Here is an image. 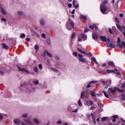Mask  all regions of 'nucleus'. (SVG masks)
Returning <instances> with one entry per match:
<instances>
[{"label": "nucleus", "mask_w": 125, "mask_h": 125, "mask_svg": "<svg viewBox=\"0 0 125 125\" xmlns=\"http://www.w3.org/2000/svg\"><path fill=\"white\" fill-rule=\"evenodd\" d=\"M108 1L105 0L104 1L100 6V9L102 12L104 14L107 10L106 5Z\"/></svg>", "instance_id": "f257e3e1"}, {"label": "nucleus", "mask_w": 125, "mask_h": 125, "mask_svg": "<svg viewBox=\"0 0 125 125\" xmlns=\"http://www.w3.org/2000/svg\"><path fill=\"white\" fill-rule=\"evenodd\" d=\"M66 27L68 30H70L71 28V27L72 28L74 27L73 22L72 21H71L70 19H69V21L66 23Z\"/></svg>", "instance_id": "f03ea898"}, {"label": "nucleus", "mask_w": 125, "mask_h": 125, "mask_svg": "<svg viewBox=\"0 0 125 125\" xmlns=\"http://www.w3.org/2000/svg\"><path fill=\"white\" fill-rule=\"evenodd\" d=\"M79 60L81 62L83 63H85L86 62L85 59L83 57V56L81 54H78Z\"/></svg>", "instance_id": "7ed1b4c3"}, {"label": "nucleus", "mask_w": 125, "mask_h": 125, "mask_svg": "<svg viewBox=\"0 0 125 125\" xmlns=\"http://www.w3.org/2000/svg\"><path fill=\"white\" fill-rule=\"evenodd\" d=\"M100 37L101 40L104 42H106L107 41L109 42L110 41V39L106 38L105 36H100Z\"/></svg>", "instance_id": "20e7f679"}, {"label": "nucleus", "mask_w": 125, "mask_h": 125, "mask_svg": "<svg viewBox=\"0 0 125 125\" xmlns=\"http://www.w3.org/2000/svg\"><path fill=\"white\" fill-rule=\"evenodd\" d=\"M115 91V88H110L109 89V90L107 91L108 94L110 95V94L113 92Z\"/></svg>", "instance_id": "39448f33"}, {"label": "nucleus", "mask_w": 125, "mask_h": 125, "mask_svg": "<svg viewBox=\"0 0 125 125\" xmlns=\"http://www.w3.org/2000/svg\"><path fill=\"white\" fill-rule=\"evenodd\" d=\"M18 69L20 71L22 72H26L28 74H29L30 73L29 71L25 68H21L20 67H19Z\"/></svg>", "instance_id": "423d86ee"}, {"label": "nucleus", "mask_w": 125, "mask_h": 125, "mask_svg": "<svg viewBox=\"0 0 125 125\" xmlns=\"http://www.w3.org/2000/svg\"><path fill=\"white\" fill-rule=\"evenodd\" d=\"M89 118H92L93 119L92 122L95 124H96L95 119L94 118V116L91 113L90 115L88 116Z\"/></svg>", "instance_id": "0eeeda50"}, {"label": "nucleus", "mask_w": 125, "mask_h": 125, "mask_svg": "<svg viewBox=\"0 0 125 125\" xmlns=\"http://www.w3.org/2000/svg\"><path fill=\"white\" fill-rule=\"evenodd\" d=\"M121 44H118L117 45L118 46L121 48H125V42H121Z\"/></svg>", "instance_id": "6e6552de"}, {"label": "nucleus", "mask_w": 125, "mask_h": 125, "mask_svg": "<svg viewBox=\"0 0 125 125\" xmlns=\"http://www.w3.org/2000/svg\"><path fill=\"white\" fill-rule=\"evenodd\" d=\"M14 123L16 124L20 125L21 123L20 120L18 118L15 119L14 121Z\"/></svg>", "instance_id": "1a4fd4ad"}, {"label": "nucleus", "mask_w": 125, "mask_h": 125, "mask_svg": "<svg viewBox=\"0 0 125 125\" xmlns=\"http://www.w3.org/2000/svg\"><path fill=\"white\" fill-rule=\"evenodd\" d=\"M106 45L108 47H111L113 48H115V46L112 43L110 42H107L106 43Z\"/></svg>", "instance_id": "9d476101"}, {"label": "nucleus", "mask_w": 125, "mask_h": 125, "mask_svg": "<svg viewBox=\"0 0 125 125\" xmlns=\"http://www.w3.org/2000/svg\"><path fill=\"white\" fill-rule=\"evenodd\" d=\"M44 53L45 55H47L50 57H52V55L49 53L47 51H45L44 52Z\"/></svg>", "instance_id": "9b49d317"}, {"label": "nucleus", "mask_w": 125, "mask_h": 125, "mask_svg": "<svg viewBox=\"0 0 125 125\" xmlns=\"http://www.w3.org/2000/svg\"><path fill=\"white\" fill-rule=\"evenodd\" d=\"M116 24V26H117V27L118 29L119 30H120L122 32L123 31H122V27L119 24Z\"/></svg>", "instance_id": "f8f14e48"}, {"label": "nucleus", "mask_w": 125, "mask_h": 125, "mask_svg": "<svg viewBox=\"0 0 125 125\" xmlns=\"http://www.w3.org/2000/svg\"><path fill=\"white\" fill-rule=\"evenodd\" d=\"M94 103L92 101H87L86 102V105L88 106H90L93 104Z\"/></svg>", "instance_id": "ddd939ff"}, {"label": "nucleus", "mask_w": 125, "mask_h": 125, "mask_svg": "<svg viewBox=\"0 0 125 125\" xmlns=\"http://www.w3.org/2000/svg\"><path fill=\"white\" fill-rule=\"evenodd\" d=\"M76 1L75 0H73V5L75 8H78L79 6V4L78 3H76L75 4Z\"/></svg>", "instance_id": "4468645a"}, {"label": "nucleus", "mask_w": 125, "mask_h": 125, "mask_svg": "<svg viewBox=\"0 0 125 125\" xmlns=\"http://www.w3.org/2000/svg\"><path fill=\"white\" fill-rule=\"evenodd\" d=\"M33 121L34 123L37 125H38L39 123V120L36 118L33 119Z\"/></svg>", "instance_id": "2eb2a0df"}, {"label": "nucleus", "mask_w": 125, "mask_h": 125, "mask_svg": "<svg viewBox=\"0 0 125 125\" xmlns=\"http://www.w3.org/2000/svg\"><path fill=\"white\" fill-rule=\"evenodd\" d=\"M80 18L81 19H82L85 21L87 20L86 17L85 16L82 15H81L80 16Z\"/></svg>", "instance_id": "dca6fc26"}, {"label": "nucleus", "mask_w": 125, "mask_h": 125, "mask_svg": "<svg viewBox=\"0 0 125 125\" xmlns=\"http://www.w3.org/2000/svg\"><path fill=\"white\" fill-rule=\"evenodd\" d=\"M82 38L83 41L87 39V35L86 34H82Z\"/></svg>", "instance_id": "f3484780"}, {"label": "nucleus", "mask_w": 125, "mask_h": 125, "mask_svg": "<svg viewBox=\"0 0 125 125\" xmlns=\"http://www.w3.org/2000/svg\"><path fill=\"white\" fill-rule=\"evenodd\" d=\"M92 37L94 39L97 40L98 38V35L96 34H92Z\"/></svg>", "instance_id": "a211bd4d"}, {"label": "nucleus", "mask_w": 125, "mask_h": 125, "mask_svg": "<svg viewBox=\"0 0 125 125\" xmlns=\"http://www.w3.org/2000/svg\"><path fill=\"white\" fill-rule=\"evenodd\" d=\"M1 13L4 15H6V12L3 8H2L0 10Z\"/></svg>", "instance_id": "6ab92c4d"}, {"label": "nucleus", "mask_w": 125, "mask_h": 125, "mask_svg": "<svg viewBox=\"0 0 125 125\" xmlns=\"http://www.w3.org/2000/svg\"><path fill=\"white\" fill-rule=\"evenodd\" d=\"M96 83V81H92L90 82L88 84V85L86 87L87 88H89L91 87V84L93 83Z\"/></svg>", "instance_id": "aec40b11"}, {"label": "nucleus", "mask_w": 125, "mask_h": 125, "mask_svg": "<svg viewBox=\"0 0 125 125\" xmlns=\"http://www.w3.org/2000/svg\"><path fill=\"white\" fill-rule=\"evenodd\" d=\"M113 118H114V119H113L112 120V121L113 122H115L116 121V119H115V118H118V116H117V115H114L113 116Z\"/></svg>", "instance_id": "412c9836"}, {"label": "nucleus", "mask_w": 125, "mask_h": 125, "mask_svg": "<svg viewBox=\"0 0 125 125\" xmlns=\"http://www.w3.org/2000/svg\"><path fill=\"white\" fill-rule=\"evenodd\" d=\"M90 94L93 97H95L96 96V94L95 93L94 91H91Z\"/></svg>", "instance_id": "4be33fe9"}, {"label": "nucleus", "mask_w": 125, "mask_h": 125, "mask_svg": "<svg viewBox=\"0 0 125 125\" xmlns=\"http://www.w3.org/2000/svg\"><path fill=\"white\" fill-rule=\"evenodd\" d=\"M106 71L108 73H115V71L113 70L107 69Z\"/></svg>", "instance_id": "5701e85b"}, {"label": "nucleus", "mask_w": 125, "mask_h": 125, "mask_svg": "<svg viewBox=\"0 0 125 125\" xmlns=\"http://www.w3.org/2000/svg\"><path fill=\"white\" fill-rule=\"evenodd\" d=\"M108 119V118L107 117H103L101 119V120L104 122L106 120Z\"/></svg>", "instance_id": "b1692460"}, {"label": "nucleus", "mask_w": 125, "mask_h": 125, "mask_svg": "<svg viewBox=\"0 0 125 125\" xmlns=\"http://www.w3.org/2000/svg\"><path fill=\"white\" fill-rule=\"evenodd\" d=\"M108 65L109 66H113L114 65V63L112 62H110L108 63Z\"/></svg>", "instance_id": "393cba45"}, {"label": "nucleus", "mask_w": 125, "mask_h": 125, "mask_svg": "<svg viewBox=\"0 0 125 125\" xmlns=\"http://www.w3.org/2000/svg\"><path fill=\"white\" fill-rule=\"evenodd\" d=\"M28 116V114L27 113H25L23 114L22 115V116L23 117L26 118Z\"/></svg>", "instance_id": "a878e982"}, {"label": "nucleus", "mask_w": 125, "mask_h": 125, "mask_svg": "<svg viewBox=\"0 0 125 125\" xmlns=\"http://www.w3.org/2000/svg\"><path fill=\"white\" fill-rule=\"evenodd\" d=\"M2 46L3 48L5 49H8V47L5 43L2 44Z\"/></svg>", "instance_id": "bb28decb"}, {"label": "nucleus", "mask_w": 125, "mask_h": 125, "mask_svg": "<svg viewBox=\"0 0 125 125\" xmlns=\"http://www.w3.org/2000/svg\"><path fill=\"white\" fill-rule=\"evenodd\" d=\"M33 69L34 71L35 72L37 73H38V68L37 67H34L33 68Z\"/></svg>", "instance_id": "cd10ccee"}, {"label": "nucleus", "mask_w": 125, "mask_h": 125, "mask_svg": "<svg viewBox=\"0 0 125 125\" xmlns=\"http://www.w3.org/2000/svg\"><path fill=\"white\" fill-rule=\"evenodd\" d=\"M33 82L34 84H36V85L38 84L39 83L38 80H34L33 81Z\"/></svg>", "instance_id": "c85d7f7f"}, {"label": "nucleus", "mask_w": 125, "mask_h": 125, "mask_svg": "<svg viewBox=\"0 0 125 125\" xmlns=\"http://www.w3.org/2000/svg\"><path fill=\"white\" fill-rule=\"evenodd\" d=\"M40 24L42 25H44V20L42 19H41L40 21Z\"/></svg>", "instance_id": "c756f323"}, {"label": "nucleus", "mask_w": 125, "mask_h": 125, "mask_svg": "<svg viewBox=\"0 0 125 125\" xmlns=\"http://www.w3.org/2000/svg\"><path fill=\"white\" fill-rule=\"evenodd\" d=\"M92 60L94 61L96 64H98V63L97 62L96 59L95 58H92L91 59Z\"/></svg>", "instance_id": "7c9ffc66"}, {"label": "nucleus", "mask_w": 125, "mask_h": 125, "mask_svg": "<svg viewBox=\"0 0 125 125\" xmlns=\"http://www.w3.org/2000/svg\"><path fill=\"white\" fill-rule=\"evenodd\" d=\"M103 93L104 94L105 96L107 98H108L109 97V96L107 94V93L105 91H103Z\"/></svg>", "instance_id": "2f4dec72"}, {"label": "nucleus", "mask_w": 125, "mask_h": 125, "mask_svg": "<svg viewBox=\"0 0 125 125\" xmlns=\"http://www.w3.org/2000/svg\"><path fill=\"white\" fill-rule=\"evenodd\" d=\"M78 105L80 106H82V104L81 103V100L80 99L79 100L78 102Z\"/></svg>", "instance_id": "473e14b6"}, {"label": "nucleus", "mask_w": 125, "mask_h": 125, "mask_svg": "<svg viewBox=\"0 0 125 125\" xmlns=\"http://www.w3.org/2000/svg\"><path fill=\"white\" fill-rule=\"evenodd\" d=\"M3 119V114L0 113V121L2 120Z\"/></svg>", "instance_id": "72a5a7b5"}, {"label": "nucleus", "mask_w": 125, "mask_h": 125, "mask_svg": "<svg viewBox=\"0 0 125 125\" xmlns=\"http://www.w3.org/2000/svg\"><path fill=\"white\" fill-rule=\"evenodd\" d=\"M34 48L36 50V52H37L39 48V46L38 45H36L35 46Z\"/></svg>", "instance_id": "f704fd0d"}, {"label": "nucleus", "mask_w": 125, "mask_h": 125, "mask_svg": "<svg viewBox=\"0 0 125 125\" xmlns=\"http://www.w3.org/2000/svg\"><path fill=\"white\" fill-rule=\"evenodd\" d=\"M84 94L83 92H82L81 94V98H83L84 97Z\"/></svg>", "instance_id": "c9c22d12"}, {"label": "nucleus", "mask_w": 125, "mask_h": 125, "mask_svg": "<svg viewBox=\"0 0 125 125\" xmlns=\"http://www.w3.org/2000/svg\"><path fill=\"white\" fill-rule=\"evenodd\" d=\"M122 28L125 31V32H123V33L124 35L125 36V26L124 25H123L122 26Z\"/></svg>", "instance_id": "e433bc0d"}, {"label": "nucleus", "mask_w": 125, "mask_h": 125, "mask_svg": "<svg viewBox=\"0 0 125 125\" xmlns=\"http://www.w3.org/2000/svg\"><path fill=\"white\" fill-rule=\"evenodd\" d=\"M18 14L20 16H21L23 14V13L22 11H19L18 12Z\"/></svg>", "instance_id": "4c0bfd02"}, {"label": "nucleus", "mask_w": 125, "mask_h": 125, "mask_svg": "<svg viewBox=\"0 0 125 125\" xmlns=\"http://www.w3.org/2000/svg\"><path fill=\"white\" fill-rule=\"evenodd\" d=\"M93 25L94 26V27L95 28L96 30H97L98 29V27L96 26V25L95 24H94Z\"/></svg>", "instance_id": "58836bf2"}, {"label": "nucleus", "mask_w": 125, "mask_h": 125, "mask_svg": "<svg viewBox=\"0 0 125 125\" xmlns=\"http://www.w3.org/2000/svg\"><path fill=\"white\" fill-rule=\"evenodd\" d=\"M26 36V35L24 33H22L21 34V38H25Z\"/></svg>", "instance_id": "ea45409f"}, {"label": "nucleus", "mask_w": 125, "mask_h": 125, "mask_svg": "<svg viewBox=\"0 0 125 125\" xmlns=\"http://www.w3.org/2000/svg\"><path fill=\"white\" fill-rule=\"evenodd\" d=\"M122 99L123 100H125V94H123L122 96Z\"/></svg>", "instance_id": "a19ab883"}, {"label": "nucleus", "mask_w": 125, "mask_h": 125, "mask_svg": "<svg viewBox=\"0 0 125 125\" xmlns=\"http://www.w3.org/2000/svg\"><path fill=\"white\" fill-rule=\"evenodd\" d=\"M75 33H73L71 37L72 38V39L74 38L75 37Z\"/></svg>", "instance_id": "79ce46f5"}, {"label": "nucleus", "mask_w": 125, "mask_h": 125, "mask_svg": "<svg viewBox=\"0 0 125 125\" xmlns=\"http://www.w3.org/2000/svg\"><path fill=\"white\" fill-rule=\"evenodd\" d=\"M56 123L58 124H60L62 123V122L61 120H59L57 121Z\"/></svg>", "instance_id": "37998d69"}, {"label": "nucleus", "mask_w": 125, "mask_h": 125, "mask_svg": "<svg viewBox=\"0 0 125 125\" xmlns=\"http://www.w3.org/2000/svg\"><path fill=\"white\" fill-rule=\"evenodd\" d=\"M31 32L35 35V34L36 33L35 31H34L32 29L31 30Z\"/></svg>", "instance_id": "c03bdc74"}, {"label": "nucleus", "mask_w": 125, "mask_h": 125, "mask_svg": "<svg viewBox=\"0 0 125 125\" xmlns=\"http://www.w3.org/2000/svg\"><path fill=\"white\" fill-rule=\"evenodd\" d=\"M31 32L35 35V34L36 33L35 31H34L32 29L31 30Z\"/></svg>", "instance_id": "a18cd8bd"}, {"label": "nucleus", "mask_w": 125, "mask_h": 125, "mask_svg": "<svg viewBox=\"0 0 125 125\" xmlns=\"http://www.w3.org/2000/svg\"><path fill=\"white\" fill-rule=\"evenodd\" d=\"M73 54L74 56H77L78 54L77 52H73Z\"/></svg>", "instance_id": "49530a36"}, {"label": "nucleus", "mask_w": 125, "mask_h": 125, "mask_svg": "<svg viewBox=\"0 0 125 125\" xmlns=\"http://www.w3.org/2000/svg\"><path fill=\"white\" fill-rule=\"evenodd\" d=\"M42 36L44 38H45L46 36L45 34L44 33H42Z\"/></svg>", "instance_id": "de8ad7c7"}, {"label": "nucleus", "mask_w": 125, "mask_h": 125, "mask_svg": "<svg viewBox=\"0 0 125 125\" xmlns=\"http://www.w3.org/2000/svg\"><path fill=\"white\" fill-rule=\"evenodd\" d=\"M51 69H52V70L54 72H56L57 71V70L55 68H51Z\"/></svg>", "instance_id": "09e8293b"}, {"label": "nucleus", "mask_w": 125, "mask_h": 125, "mask_svg": "<svg viewBox=\"0 0 125 125\" xmlns=\"http://www.w3.org/2000/svg\"><path fill=\"white\" fill-rule=\"evenodd\" d=\"M89 27L92 30H93L94 29V27L93 25V26L91 25Z\"/></svg>", "instance_id": "8fccbe9b"}, {"label": "nucleus", "mask_w": 125, "mask_h": 125, "mask_svg": "<svg viewBox=\"0 0 125 125\" xmlns=\"http://www.w3.org/2000/svg\"><path fill=\"white\" fill-rule=\"evenodd\" d=\"M39 68L41 69H42V65L41 64H40L39 65Z\"/></svg>", "instance_id": "3c124183"}, {"label": "nucleus", "mask_w": 125, "mask_h": 125, "mask_svg": "<svg viewBox=\"0 0 125 125\" xmlns=\"http://www.w3.org/2000/svg\"><path fill=\"white\" fill-rule=\"evenodd\" d=\"M115 20L118 23L119 22V21L117 18H115Z\"/></svg>", "instance_id": "603ef678"}, {"label": "nucleus", "mask_w": 125, "mask_h": 125, "mask_svg": "<svg viewBox=\"0 0 125 125\" xmlns=\"http://www.w3.org/2000/svg\"><path fill=\"white\" fill-rule=\"evenodd\" d=\"M1 20L2 21H4V22H6V19L4 18H2Z\"/></svg>", "instance_id": "864d4df0"}, {"label": "nucleus", "mask_w": 125, "mask_h": 125, "mask_svg": "<svg viewBox=\"0 0 125 125\" xmlns=\"http://www.w3.org/2000/svg\"><path fill=\"white\" fill-rule=\"evenodd\" d=\"M125 87V84H122L121 86V88H124Z\"/></svg>", "instance_id": "5fc2aeb1"}, {"label": "nucleus", "mask_w": 125, "mask_h": 125, "mask_svg": "<svg viewBox=\"0 0 125 125\" xmlns=\"http://www.w3.org/2000/svg\"><path fill=\"white\" fill-rule=\"evenodd\" d=\"M117 42L118 43H120L121 42L120 39L119 38H118L117 40Z\"/></svg>", "instance_id": "6e6d98bb"}, {"label": "nucleus", "mask_w": 125, "mask_h": 125, "mask_svg": "<svg viewBox=\"0 0 125 125\" xmlns=\"http://www.w3.org/2000/svg\"><path fill=\"white\" fill-rule=\"evenodd\" d=\"M89 29H86L84 30V32H87L88 31H89Z\"/></svg>", "instance_id": "4d7b16f0"}, {"label": "nucleus", "mask_w": 125, "mask_h": 125, "mask_svg": "<svg viewBox=\"0 0 125 125\" xmlns=\"http://www.w3.org/2000/svg\"><path fill=\"white\" fill-rule=\"evenodd\" d=\"M82 40H83V39H82L80 37L78 39V41H79L81 42Z\"/></svg>", "instance_id": "13d9d810"}, {"label": "nucleus", "mask_w": 125, "mask_h": 125, "mask_svg": "<svg viewBox=\"0 0 125 125\" xmlns=\"http://www.w3.org/2000/svg\"><path fill=\"white\" fill-rule=\"evenodd\" d=\"M72 5L71 3H70V4H69L68 5V7H69L70 8H71L72 7Z\"/></svg>", "instance_id": "bf43d9fd"}, {"label": "nucleus", "mask_w": 125, "mask_h": 125, "mask_svg": "<svg viewBox=\"0 0 125 125\" xmlns=\"http://www.w3.org/2000/svg\"><path fill=\"white\" fill-rule=\"evenodd\" d=\"M95 108V107L94 106H93L91 107L90 108V109L91 110H92L93 109Z\"/></svg>", "instance_id": "052dcab7"}, {"label": "nucleus", "mask_w": 125, "mask_h": 125, "mask_svg": "<svg viewBox=\"0 0 125 125\" xmlns=\"http://www.w3.org/2000/svg\"><path fill=\"white\" fill-rule=\"evenodd\" d=\"M77 50L78 51H79L81 53H82L83 51H82L81 49H79V48H78Z\"/></svg>", "instance_id": "680f3d73"}, {"label": "nucleus", "mask_w": 125, "mask_h": 125, "mask_svg": "<svg viewBox=\"0 0 125 125\" xmlns=\"http://www.w3.org/2000/svg\"><path fill=\"white\" fill-rule=\"evenodd\" d=\"M109 32L111 33H112V32L111 29L110 28L109 29Z\"/></svg>", "instance_id": "e2e57ef3"}, {"label": "nucleus", "mask_w": 125, "mask_h": 125, "mask_svg": "<svg viewBox=\"0 0 125 125\" xmlns=\"http://www.w3.org/2000/svg\"><path fill=\"white\" fill-rule=\"evenodd\" d=\"M25 85V83H23L22 84H21V87H24V86Z\"/></svg>", "instance_id": "0e129e2a"}, {"label": "nucleus", "mask_w": 125, "mask_h": 125, "mask_svg": "<svg viewBox=\"0 0 125 125\" xmlns=\"http://www.w3.org/2000/svg\"><path fill=\"white\" fill-rule=\"evenodd\" d=\"M112 29L113 30H115L116 29V28L115 27H113L112 28Z\"/></svg>", "instance_id": "69168bd1"}, {"label": "nucleus", "mask_w": 125, "mask_h": 125, "mask_svg": "<svg viewBox=\"0 0 125 125\" xmlns=\"http://www.w3.org/2000/svg\"><path fill=\"white\" fill-rule=\"evenodd\" d=\"M35 35L37 37H39V35L37 33L35 34Z\"/></svg>", "instance_id": "338daca9"}, {"label": "nucleus", "mask_w": 125, "mask_h": 125, "mask_svg": "<svg viewBox=\"0 0 125 125\" xmlns=\"http://www.w3.org/2000/svg\"><path fill=\"white\" fill-rule=\"evenodd\" d=\"M75 10L74 9H73L72 12V13L73 14H74L75 13Z\"/></svg>", "instance_id": "774afa93"}]
</instances>
